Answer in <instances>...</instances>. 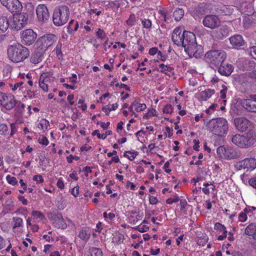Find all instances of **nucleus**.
<instances>
[{"label":"nucleus","instance_id":"680f3d73","mask_svg":"<svg viewBox=\"0 0 256 256\" xmlns=\"http://www.w3.org/2000/svg\"><path fill=\"white\" fill-rule=\"evenodd\" d=\"M71 194H72L74 196L76 197L77 196H78L79 194V187L78 186H76L71 191Z\"/></svg>","mask_w":256,"mask_h":256},{"label":"nucleus","instance_id":"393cba45","mask_svg":"<svg viewBox=\"0 0 256 256\" xmlns=\"http://www.w3.org/2000/svg\"><path fill=\"white\" fill-rule=\"evenodd\" d=\"M43 54L42 52L37 50L32 56L30 60L32 64H36L42 61L43 60Z\"/></svg>","mask_w":256,"mask_h":256},{"label":"nucleus","instance_id":"e433bc0d","mask_svg":"<svg viewBox=\"0 0 256 256\" xmlns=\"http://www.w3.org/2000/svg\"><path fill=\"white\" fill-rule=\"evenodd\" d=\"M134 100H136L138 104V106H135V110L137 112L143 111L146 108V104L140 103V100L138 98H135Z\"/></svg>","mask_w":256,"mask_h":256},{"label":"nucleus","instance_id":"bb28decb","mask_svg":"<svg viewBox=\"0 0 256 256\" xmlns=\"http://www.w3.org/2000/svg\"><path fill=\"white\" fill-rule=\"evenodd\" d=\"M246 164L247 171L252 170L256 168V159L254 158H247L244 159Z\"/></svg>","mask_w":256,"mask_h":256},{"label":"nucleus","instance_id":"603ef678","mask_svg":"<svg viewBox=\"0 0 256 256\" xmlns=\"http://www.w3.org/2000/svg\"><path fill=\"white\" fill-rule=\"evenodd\" d=\"M62 44L61 43H58L56 46V54L57 56H60V57L62 56Z\"/></svg>","mask_w":256,"mask_h":256},{"label":"nucleus","instance_id":"4468645a","mask_svg":"<svg viewBox=\"0 0 256 256\" xmlns=\"http://www.w3.org/2000/svg\"><path fill=\"white\" fill-rule=\"evenodd\" d=\"M241 104L247 111L256 113V94H251L250 98L242 100Z\"/></svg>","mask_w":256,"mask_h":256},{"label":"nucleus","instance_id":"f03ea898","mask_svg":"<svg viewBox=\"0 0 256 256\" xmlns=\"http://www.w3.org/2000/svg\"><path fill=\"white\" fill-rule=\"evenodd\" d=\"M232 142L242 148H250L256 142V132L250 130L244 134H236L231 136Z\"/></svg>","mask_w":256,"mask_h":256},{"label":"nucleus","instance_id":"9b49d317","mask_svg":"<svg viewBox=\"0 0 256 256\" xmlns=\"http://www.w3.org/2000/svg\"><path fill=\"white\" fill-rule=\"evenodd\" d=\"M16 99L12 94L6 95L0 92V104L7 110H10L14 107Z\"/></svg>","mask_w":256,"mask_h":256},{"label":"nucleus","instance_id":"2eb2a0df","mask_svg":"<svg viewBox=\"0 0 256 256\" xmlns=\"http://www.w3.org/2000/svg\"><path fill=\"white\" fill-rule=\"evenodd\" d=\"M36 13L38 20L42 22L46 21L50 17L48 8L44 4H40L38 6Z\"/></svg>","mask_w":256,"mask_h":256},{"label":"nucleus","instance_id":"6e6d98bb","mask_svg":"<svg viewBox=\"0 0 256 256\" xmlns=\"http://www.w3.org/2000/svg\"><path fill=\"white\" fill-rule=\"evenodd\" d=\"M24 84V82H17L14 84V86H13L12 84H10V87L12 88V90H16L18 89V88H20L22 86V85Z\"/></svg>","mask_w":256,"mask_h":256},{"label":"nucleus","instance_id":"2f4dec72","mask_svg":"<svg viewBox=\"0 0 256 256\" xmlns=\"http://www.w3.org/2000/svg\"><path fill=\"white\" fill-rule=\"evenodd\" d=\"M90 256H102V252L100 248L92 247L89 249Z\"/></svg>","mask_w":256,"mask_h":256},{"label":"nucleus","instance_id":"e2e57ef3","mask_svg":"<svg viewBox=\"0 0 256 256\" xmlns=\"http://www.w3.org/2000/svg\"><path fill=\"white\" fill-rule=\"evenodd\" d=\"M180 210H184L185 208V206L187 204V202L186 200H180Z\"/></svg>","mask_w":256,"mask_h":256},{"label":"nucleus","instance_id":"bf43d9fd","mask_svg":"<svg viewBox=\"0 0 256 256\" xmlns=\"http://www.w3.org/2000/svg\"><path fill=\"white\" fill-rule=\"evenodd\" d=\"M138 104L136 100H134L132 103V104L128 108L129 110L132 112V114H134L135 117H136L138 115L134 112L132 110V108L133 107L135 108V106H138Z\"/></svg>","mask_w":256,"mask_h":256},{"label":"nucleus","instance_id":"39448f33","mask_svg":"<svg viewBox=\"0 0 256 256\" xmlns=\"http://www.w3.org/2000/svg\"><path fill=\"white\" fill-rule=\"evenodd\" d=\"M206 61L210 64V66L213 69L218 68L226 59V52L222 50H211L205 54Z\"/></svg>","mask_w":256,"mask_h":256},{"label":"nucleus","instance_id":"a878e982","mask_svg":"<svg viewBox=\"0 0 256 256\" xmlns=\"http://www.w3.org/2000/svg\"><path fill=\"white\" fill-rule=\"evenodd\" d=\"M9 26V20L6 16H1L0 18V32H5L8 29Z\"/></svg>","mask_w":256,"mask_h":256},{"label":"nucleus","instance_id":"f8f14e48","mask_svg":"<svg viewBox=\"0 0 256 256\" xmlns=\"http://www.w3.org/2000/svg\"><path fill=\"white\" fill-rule=\"evenodd\" d=\"M1 4L12 13L19 12L22 5L18 0H0Z\"/></svg>","mask_w":256,"mask_h":256},{"label":"nucleus","instance_id":"b1692460","mask_svg":"<svg viewBox=\"0 0 256 256\" xmlns=\"http://www.w3.org/2000/svg\"><path fill=\"white\" fill-rule=\"evenodd\" d=\"M49 79L46 74H42L40 78L39 86L46 92L48 91V84L47 82Z\"/></svg>","mask_w":256,"mask_h":256},{"label":"nucleus","instance_id":"a18cd8bd","mask_svg":"<svg viewBox=\"0 0 256 256\" xmlns=\"http://www.w3.org/2000/svg\"><path fill=\"white\" fill-rule=\"evenodd\" d=\"M245 64L247 69L250 70L254 68L256 66V62L253 60H246Z\"/></svg>","mask_w":256,"mask_h":256},{"label":"nucleus","instance_id":"4c0bfd02","mask_svg":"<svg viewBox=\"0 0 256 256\" xmlns=\"http://www.w3.org/2000/svg\"><path fill=\"white\" fill-rule=\"evenodd\" d=\"M25 8L26 10L27 14L32 16L34 12V8L32 2H27L25 4Z\"/></svg>","mask_w":256,"mask_h":256},{"label":"nucleus","instance_id":"ddd939ff","mask_svg":"<svg viewBox=\"0 0 256 256\" xmlns=\"http://www.w3.org/2000/svg\"><path fill=\"white\" fill-rule=\"evenodd\" d=\"M202 24L206 28L214 29L220 26V20L216 15L209 14L204 16L202 20Z\"/></svg>","mask_w":256,"mask_h":256},{"label":"nucleus","instance_id":"79ce46f5","mask_svg":"<svg viewBox=\"0 0 256 256\" xmlns=\"http://www.w3.org/2000/svg\"><path fill=\"white\" fill-rule=\"evenodd\" d=\"M96 36L98 38L102 40H104L106 37V34L103 30L98 28L96 32Z\"/></svg>","mask_w":256,"mask_h":256},{"label":"nucleus","instance_id":"f257e3e1","mask_svg":"<svg viewBox=\"0 0 256 256\" xmlns=\"http://www.w3.org/2000/svg\"><path fill=\"white\" fill-rule=\"evenodd\" d=\"M183 36L181 46L184 48V50L190 57L198 58L202 52L200 46H198L196 36L193 32L183 31Z\"/></svg>","mask_w":256,"mask_h":256},{"label":"nucleus","instance_id":"7c9ffc66","mask_svg":"<svg viewBox=\"0 0 256 256\" xmlns=\"http://www.w3.org/2000/svg\"><path fill=\"white\" fill-rule=\"evenodd\" d=\"M112 134V130H107L106 132L104 134H100V133L98 132V130H94L92 132V136L96 135L98 138L102 139V140L106 139L108 135H111Z\"/></svg>","mask_w":256,"mask_h":256},{"label":"nucleus","instance_id":"c03bdc74","mask_svg":"<svg viewBox=\"0 0 256 256\" xmlns=\"http://www.w3.org/2000/svg\"><path fill=\"white\" fill-rule=\"evenodd\" d=\"M74 20H72L68 26L66 27L67 32L69 34H72L74 32Z\"/></svg>","mask_w":256,"mask_h":256},{"label":"nucleus","instance_id":"c756f323","mask_svg":"<svg viewBox=\"0 0 256 256\" xmlns=\"http://www.w3.org/2000/svg\"><path fill=\"white\" fill-rule=\"evenodd\" d=\"M184 10L182 8H176L174 12V20L178 22L181 20V18L184 16Z\"/></svg>","mask_w":256,"mask_h":256},{"label":"nucleus","instance_id":"423d86ee","mask_svg":"<svg viewBox=\"0 0 256 256\" xmlns=\"http://www.w3.org/2000/svg\"><path fill=\"white\" fill-rule=\"evenodd\" d=\"M70 16V10L66 6H60L55 8L52 20L56 26H62L68 22Z\"/></svg>","mask_w":256,"mask_h":256},{"label":"nucleus","instance_id":"ea45409f","mask_svg":"<svg viewBox=\"0 0 256 256\" xmlns=\"http://www.w3.org/2000/svg\"><path fill=\"white\" fill-rule=\"evenodd\" d=\"M159 66L161 68L160 72L165 74H166V71L172 72L174 70V68L165 65L164 64H160Z\"/></svg>","mask_w":256,"mask_h":256},{"label":"nucleus","instance_id":"f704fd0d","mask_svg":"<svg viewBox=\"0 0 256 256\" xmlns=\"http://www.w3.org/2000/svg\"><path fill=\"white\" fill-rule=\"evenodd\" d=\"M58 223L56 226L59 228L64 229L66 228L67 224L64 222L62 216L60 214V216H58Z\"/></svg>","mask_w":256,"mask_h":256},{"label":"nucleus","instance_id":"dca6fc26","mask_svg":"<svg viewBox=\"0 0 256 256\" xmlns=\"http://www.w3.org/2000/svg\"><path fill=\"white\" fill-rule=\"evenodd\" d=\"M229 40L232 47L236 49L244 46L246 44L242 36L240 34H234L230 36Z\"/></svg>","mask_w":256,"mask_h":256},{"label":"nucleus","instance_id":"58836bf2","mask_svg":"<svg viewBox=\"0 0 256 256\" xmlns=\"http://www.w3.org/2000/svg\"><path fill=\"white\" fill-rule=\"evenodd\" d=\"M5 204L10 210H14V202L11 198H8L5 202Z\"/></svg>","mask_w":256,"mask_h":256},{"label":"nucleus","instance_id":"4d7b16f0","mask_svg":"<svg viewBox=\"0 0 256 256\" xmlns=\"http://www.w3.org/2000/svg\"><path fill=\"white\" fill-rule=\"evenodd\" d=\"M42 130L44 128L47 129L48 126L49 125V122L46 120H42L40 123Z\"/></svg>","mask_w":256,"mask_h":256},{"label":"nucleus","instance_id":"de8ad7c7","mask_svg":"<svg viewBox=\"0 0 256 256\" xmlns=\"http://www.w3.org/2000/svg\"><path fill=\"white\" fill-rule=\"evenodd\" d=\"M38 141L40 144L44 145L46 146H48L49 143V142H48V138H46V137L44 136H42V138H38Z\"/></svg>","mask_w":256,"mask_h":256},{"label":"nucleus","instance_id":"9d476101","mask_svg":"<svg viewBox=\"0 0 256 256\" xmlns=\"http://www.w3.org/2000/svg\"><path fill=\"white\" fill-rule=\"evenodd\" d=\"M32 16L24 12L17 14L16 20H14V29L18 30L26 26Z\"/></svg>","mask_w":256,"mask_h":256},{"label":"nucleus","instance_id":"0eeeda50","mask_svg":"<svg viewBox=\"0 0 256 256\" xmlns=\"http://www.w3.org/2000/svg\"><path fill=\"white\" fill-rule=\"evenodd\" d=\"M57 40L56 35L48 34L40 37L36 42L38 46L42 50H46Z\"/></svg>","mask_w":256,"mask_h":256},{"label":"nucleus","instance_id":"13d9d810","mask_svg":"<svg viewBox=\"0 0 256 256\" xmlns=\"http://www.w3.org/2000/svg\"><path fill=\"white\" fill-rule=\"evenodd\" d=\"M207 238H206L205 236H204L203 238H198L197 240V244L199 246H204L207 242Z\"/></svg>","mask_w":256,"mask_h":256},{"label":"nucleus","instance_id":"3c124183","mask_svg":"<svg viewBox=\"0 0 256 256\" xmlns=\"http://www.w3.org/2000/svg\"><path fill=\"white\" fill-rule=\"evenodd\" d=\"M8 130L7 126L4 124H0V134H4Z\"/></svg>","mask_w":256,"mask_h":256},{"label":"nucleus","instance_id":"20e7f679","mask_svg":"<svg viewBox=\"0 0 256 256\" xmlns=\"http://www.w3.org/2000/svg\"><path fill=\"white\" fill-rule=\"evenodd\" d=\"M210 131L214 134L224 136L228 130V123L223 118H218L210 120L206 124Z\"/></svg>","mask_w":256,"mask_h":256},{"label":"nucleus","instance_id":"a19ab883","mask_svg":"<svg viewBox=\"0 0 256 256\" xmlns=\"http://www.w3.org/2000/svg\"><path fill=\"white\" fill-rule=\"evenodd\" d=\"M32 215L35 219L42 220L44 218V215L41 212L37 210H33L32 212Z\"/></svg>","mask_w":256,"mask_h":256},{"label":"nucleus","instance_id":"8fccbe9b","mask_svg":"<svg viewBox=\"0 0 256 256\" xmlns=\"http://www.w3.org/2000/svg\"><path fill=\"white\" fill-rule=\"evenodd\" d=\"M142 24L145 28H148L152 26V22L149 20L144 19L142 20Z\"/></svg>","mask_w":256,"mask_h":256},{"label":"nucleus","instance_id":"37998d69","mask_svg":"<svg viewBox=\"0 0 256 256\" xmlns=\"http://www.w3.org/2000/svg\"><path fill=\"white\" fill-rule=\"evenodd\" d=\"M6 180L10 184L14 186L18 184V180L14 176H11L10 175L6 176Z\"/></svg>","mask_w":256,"mask_h":256},{"label":"nucleus","instance_id":"5fc2aeb1","mask_svg":"<svg viewBox=\"0 0 256 256\" xmlns=\"http://www.w3.org/2000/svg\"><path fill=\"white\" fill-rule=\"evenodd\" d=\"M222 87L223 88L222 90L220 92V97L224 99L226 97V92L228 90L227 88L224 85H222Z\"/></svg>","mask_w":256,"mask_h":256},{"label":"nucleus","instance_id":"09e8293b","mask_svg":"<svg viewBox=\"0 0 256 256\" xmlns=\"http://www.w3.org/2000/svg\"><path fill=\"white\" fill-rule=\"evenodd\" d=\"M214 228L215 230H218L220 232H224V230H226V227L219 222L215 224Z\"/></svg>","mask_w":256,"mask_h":256},{"label":"nucleus","instance_id":"6e6552de","mask_svg":"<svg viewBox=\"0 0 256 256\" xmlns=\"http://www.w3.org/2000/svg\"><path fill=\"white\" fill-rule=\"evenodd\" d=\"M234 124L238 130L241 132L253 130V124L244 118L238 117L234 119Z\"/></svg>","mask_w":256,"mask_h":256},{"label":"nucleus","instance_id":"4be33fe9","mask_svg":"<svg viewBox=\"0 0 256 256\" xmlns=\"http://www.w3.org/2000/svg\"><path fill=\"white\" fill-rule=\"evenodd\" d=\"M14 109V116L18 118H22L23 115L25 105L20 101L16 100Z\"/></svg>","mask_w":256,"mask_h":256},{"label":"nucleus","instance_id":"c9c22d12","mask_svg":"<svg viewBox=\"0 0 256 256\" xmlns=\"http://www.w3.org/2000/svg\"><path fill=\"white\" fill-rule=\"evenodd\" d=\"M246 164H245L244 160H240L238 162H236L235 165L234 167L236 170H246L247 168L246 166Z\"/></svg>","mask_w":256,"mask_h":256},{"label":"nucleus","instance_id":"aec40b11","mask_svg":"<svg viewBox=\"0 0 256 256\" xmlns=\"http://www.w3.org/2000/svg\"><path fill=\"white\" fill-rule=\"evenodd\" d=\"M233 10L232 6L224 4L219 5L216 10L217 13L222 16H230L232 14Z\"/></svg>","mask_w":256,"mask_h":256},{"label":"nucleus","instance_id":"72a5a7b5","mask_svg":"<svg viewBox=\"0 0 256 256\" xmlns=\"http://www.w3.org/2000/svg\"><path fill=\"white\" fill-rule=\"evenodd\" d=\"M12 222H13V228H16L18 227H20L22 226L23 224V220L22 218L19 217H14L12 218Z\"/></svg>","mask_w":256,"mask_h":256},{"label":"nucleus","instance_id":"864d4df0","mask_svg":"<svg viewBox=\"0 0 256 256\" xmlns=\"http://www.w3.org/2000/svg\"><path fill=\"white\" fill-rule=\"evenodd\" d=\"M32 180L36 181V183H42L44 182V178L41 175H35L33 176Z\"/></svg>","mask_w":256,"mask_h":256},{"label":"nucleus","instance_id":"0e129e2a","mask_svg":"<svg viewBox=\"0 0 256 256\" xmlns=\"http://www.w3.org/2000/svg\"><path fill=\"white\" fill-rule=\"evenodd\" d=\"M250 53L251 56L256 59V46L250 48Z\"/></svg>","mask_w":256,"mask_h":256},{"label":"nucleus","instance_id":"c85d7f7f","mask_svg":"<svg viewBox=\"0 0 256 256\" xmlns=\"http://www.w3.org/2000/svg\"><path fill=\"white\" fill-rule=\"evenodd\" d=\"M256 231V225L254 224H250L244 230V234L246 235L252 236L254 235L255 232Z\"/></svg>","mask_w":256,"mask_h":256},{"label":"nucleus","instance_id":"a211bd4d","mask_svg":"<svg viewBox=\"0 0 256 256\" xmlns=\"http://www.w3.org/2000/svg\"><path fill=\"white\" fill-rule=\"evenodd\" d=\"M218 68V72L222 76H230L234 70L233 66L229 64H225L224 62L220 64L217 68Z\"/></svg>","mask_w":256,"mask_h":256},{"label":"nucleus","instance_id":"6ab92c4d","mask_svg":"<svg viewBox=\"0 0 256 256\" xmlns=\"http://www.w3.org/2000/svg\"><path fill=\"white\" fill-rule=\"evenodd\" d=\"M230 30V28L228 26L222 25L216 30V36L219 40H222L229 34Z\"/></svg>","mask_w":256,"mask_h":256},{"label":"nucleus","instance_id":"7ed1b4c3","mask_svg":"<svg viewBox=\"0 0 256 256\" xmlns=\"http://www.w3.org/2000/svg\"><path fill=\"white\" fill-rule=\"evenodd\" d=\"M7 53L9 60L18 63L26 60L30 52L28 48L22 44H16L8 46Z\"/></svg>","mask_w":256,"mask_h":256},{"label":"nucleus","instance_id":"1a4fd4ad","mask_svg":"<svg viewBox=\"0 0 256 256\" xmlns=\"http://www.w3.org/2000/svg\"><path fill=\"white\" fill-rule=\"evenodd\" d=\"M37 34L32 29H26L20 32L22 42L26 46H30L36 40Z\"/></svg>","mask_w":256,"mask_h":256},{"label":"nucleus","instance_id":"473e14b6","mask_svg":"<svg viewBox=\"0 0 256 256\" xmlns=\"http://www.w3.org/2000/svg\"><path fill=\"white\" fill-rule=\"evenodd\" d=\"M78 236L82 240L87 241L90 238V232L88 230H82L79 232Z\"/></svg>","mask_w":256,"mask_h":256},{"label":"nucleus","instance_id":"052dcab7","mask_svg":"<svg viewBox=\"0 0 256 256\" xmlns=\"http://www.w3.org/2000/svg\"><path fill=\"white\" fill-rule=\"evenodd\" d=\"M20 184L21 186H22V188H23V190H20L19 192L21 194H24V191L26 190V188H27L26 184L24 182L23 180H22V179L20 180Z\"/></svg>","mask_w":256,"mask_h":256},{"label":"nucleus","instance_id":"cd10ccee","mask_svg":"<svg viewBox=\"0 0 256 256\" xmlns=\"http://www.w3.org/2000/svg\"><path fill=\"white\" fill-rule=\"evenodd\" d=\"M251 212V209L250 208H246L244 210V211L239 214L238 220L241 222H245L248 218V215L250 216V213Z\"/></svg>","mask_w":256,"mask_h":256},{"label":"nucleus","instance_id":"338daca9","mask_svg":"<svg viewBox=\"0 0 256 256\" xmlns=\"http://www.w3.org/2000/svg\"><path fill=\"white\" fill-rule=\"evenodd\" d=\"M248 182L252 187L256 188V178H252L250 179Z\"/></svg>","mask_w":256,"mask_h":256},{"label":"nucleus","instance_id":"5701e85b","mask_svg":"<svg viewBox=\"0 0 256 256\" xmlns=\"http://www.w3.org/2000/svg\"><path fill=\"white\" fill-rule=\"evenodd\" d=\"M214 90L206 89L200 92L198 98L199 100L206 101L214 94Z\"/></svg>","mask_w":256,"mask_h":256},{"label":"nucleus","instance_id":"f3484780","mask_svg":"<svg viewBox=\"0 0 256 256\" xmlns=\"http://www.w3.org/2000/svg\"><path fill=\"white\" fill-rule=\"evenodd\" d=\"M184 38L182 29L180 28H176L172 35V40L173 42L178 46H180Z\"/></svg>","mask_w":256,"mask_h":256},{"label":"nucleus","instance_id":"774afa93","mask_svg":"<svg viewBox=\"0 0 256 256\" xmlns=\"http://www.w3.org/2000/svg\"><path fill=\"white\" fill-rule=\"evenodd\" d=\"M248 75L250 78L256 80V70L249 72Z\"/></svg>","mask_w":256,"mask_h":256},{"label":"nucleus","instance_id":"49530a36","mask_svg":"<svg viewBox=\"0 0 256 256\" xmlns=\"http://www.w3.org/2000/svg\"><path fill=\"white\" fill-rule=\"evenodd\" d=\"M174 108L171 104H167L163 108L162 111L164 113L170 114L172 112Z\"/></svg>","mask_w":256,"mask_h":256},{"label":"nucleus","instance_id":"69168bd1","mask_svg":"<svg viewBox=\"0 0 256 256\" xmlns=\"http://www.w3.org/2000/svg\"><path fill=\"white\" fill-rule=\"evenodd\" d=\"M158 48L156 47H154L150 49L149 50V54L154 56L156 53L158 54Z\"/></svg>","mask_w":256,"mask_h":256},{"label":"nucleus","instance_id":"412c9836","mask_svg":"<svg viewBox=\"0 0 256 256\" xmlns=\"http://www.w3.org/2000/svg\"><path fill=\"white\" fill-rule=\"evenodd\" d=\"M224 154L226 158L230 160L238 158L240 156V153L234 148H224Z\"/></svg>","mask_w":256,"mask_h":256}]
</instances>
